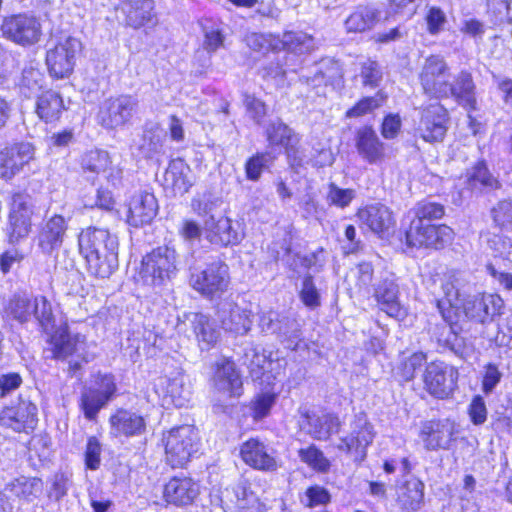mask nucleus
Returning <instances> with one entry per match:
<instances>
[{"instance_id": "1", "label": "nucleus", "mask_w": 512, "mask_h": 512, "mask_svg": "<svg viewBox=\"0 0 512 512\" xmlns=\"http://www.w3.org/2000/svg\"><path fill=\"white\" fill-rule=\"evenodd\" d=\"M78 245L95 277L108 278L118 268V240L108 230L88 227L79 234Z\"/></svg>"}, {"instance_id": "2", "label": "nucleus", "mask_w": 512, "mask_h": 512, "mask_svg": "<svg viewBox=\"0 0 512 512\" xmlns=\"http://www.w3.org/2000/svg\"><path fill=\"white\" fill-rule=\"evenodd\" d=\"M162 442L167 463L176 468L183 467L198 452L200 438L193 426L182 425L163 433Z\"/></svg>"}, {"instance_id": "3", "label": "nucleus", "mask_w": 512, "mask_h": 512, "mask_svg": "<svg viewBox=\"0 0 512 512\" xmlns=\"http://www.w3.org/2000/svg\"><path fill=\"white\" fill-rule=\"evenodd\" d=\"M177 274V253L174 248L161 246L143 257L140 275L147 285L160 287Z\"/></svg>"}, {"instance_id": "4", "label": "nucleus", "mask_w": 512, "mask_h": 512, "mask_svg": "<svg viewBox=\"0 0 512 512\" xmlns=\"http://www.w3.org/2000/svg\"><path fill=\"white\" fill-rule=\"evenodd\" d=\"M50 351L52 358L66 360L69 357V368L77 371L82 363L89 362L93 356L88 353V344L85 336L81 334H71L66 328H60L55 331L50 340Z\"/></svg>"}, {"instance_id": "5", "label": "nucleus", "mask_w": 512, "mask_h": 512, "mask_svg": "<svg viewBox=\"0 0 512 512\" xmlns=\"http://www.w3.org/2000/svg\"><path fill=\"white\" fill-rule=\"evenodd\" d=\"M138 106V99L132 95L123 94L107 98L99 107L98 123L108 130L122 128L130 123Z\"/></svg>"}, {"instance_id": "6", "label": "nucleus", "mask_w": 512, "mask_h": 512, "mask_svg": "<svg viewBox=\"0 0 512 512\" xmlns=\"http://www.w3.org/2000/svg\"><path fill=\"white\" fill-rule=\"evenodd\" d=\"M230 284L229 267L222 261H214L204 269L195 271L190 276V285L206 298L222 295Z\"/></svg>"}, {"instance_id": "7", "label": "nucleus", "mask_w": 512, "mask_h": 512, "mask_svg": "<svg viewBox=\"0 0 512 512\" xmlns=\"http://www.w3.org/2000/svg\"><path fill=\"white\" fill-rule=\"evenodd\" d=\"M259 326L262 332L275 335L288 349L296 350L302 341L301 325L295 317L275 311L263 312Z\"/></svg>"}, {"instance_id": "8", "label": "nucleus", "mask_w": 512, "mask_h": 512, "mask_svg": "<svg viewBox=\"0 0 512 512\" xmlns=\"http://www.w3.org/2000/svg\"><path fill=\"white\" fill-rule=\"evenodd\" d=\"M82 50L81 41L72 36H66L47 50L46 64L50 75L57 79L68 77L75 66L76 57Z\"/></svg>"}, {"instance_id": "9", "label": "nucleus", "mask_w": 512, "mask_h": 512, "mask_svg": "<svg viewBox=\"0 0 512 512\" xmlns=\"http://www.w3.org/2000/svg\"><path fill=\"white\" fill-rule=\"evenodd\" d=\"M406 243L411 247L441 249L452 243L454 231L447 225H432L421 220H411L406 231Z\"/></svg>"}, {"instance_id": "10", "label": "nucleus", "mask_w": 512, "mask_h": 512, "mask_svg": "<svg viewBox=\"0 0 512 512\" xmlns=\"http://www.w3.org/2000/svg\"><path fill=\"white\" fill-rule=\"evenodd\" d=\"M0 31L3 37L24 47L37 43L42 34L39 20L26 13L5 17Z\"/></svg>"}, {"instance_id": "11", "label": "nucleus", "mask_w": 512, "mask_h": 512, "mask_svg": "<svg viewBox=\"0 0 512 512\" xmlns=\"http://www.w3.org/2000/svg\"><path fill=\"white\" fill-rule=\"evenodd\" d=\"M420 83L425 94L434 98H447L450 69L442 56L427 57L422 66Z\"/></svg>"}, {"instance_id": "12", "label": "nucleus", "mask_w": 512, "mask_h": 512, "mask_svg": "<svg viewBox=\"0 0 512 512\" xmlns=\"http://www.w3.org/2000/svg\"><path fill=\"white\" fill-rule=\"evenodd\" d=\"M448 112L438 102L432 103L420 111L415 133L424 141L441 142L447 132Z\"/></svg>"}, {"instance_id": "13", "label": "nucleus", "mask_w": 512, "mask_h": 512, "mask_svg": "<svg viewBox=\"0 0 512 512\" xmlns=\"http://www.w3.org/2000/svg\"><path fill=\"white\" fill-rule=\"evenodd\" d=\"M457 379L458 371L444 362L429 363L423 374L425 390L439 399L447 398L452 394Z\"/></svg>"}, {"instance_id": "14", "label": "nucleus", "mask_w": 512, "mask_h": 512, "mask_svg": "<svg viewBox=\"0 0 512 512\" xmlns=\"http://www.w3.org/2000/svg\"><path fill=\"white\" fill-rule=\"evenodd\" d=\"M504 301L497 294H479L463 302L467 318L481 324H488L502 314Z\"/></svg>"}, {"instance_id": "15", "label": "nucleus", "mask_w": 512, "mask_h": 512, "mask_svg": "<svg viewBox=\"0 0 512 512\" xmlns=\"http://www.w3.org/2000/svg\"><path fill=\"white\" fill-rule=\"evenodd\" d=\"M252 312L232 300L225 299L218 304L217 318L226 332L235 335L247 334L252 326Z\"/></svg>"}, {"instance_id": "16", "label": "nucleus", "mask_w": 512, "mask_h": 512, "mask_svg": "<svg viewBox=\"0 0 512 512\" xmlns=\"http://www.w3.org/2000/svg\"><path fill=\"white\" fill-rule=\"evenodd\" d=\"M37 422V407L28 400L21 399L17 405L6 407L0 413V424L15 432L28 433L35 429Z\"/></svg>"}, {"instance_id": "17", "label": "nucleus", "mask_w": 512, "mask_h": 512, "mask_svg": "<svg viewBox=\"0 0 512 512\" xmlns=\"http://www.w3.org/2000/svg\"><path fill=\"white\" fill-rule=\"evenodd\" d=\"M32 214V209L25 198L22 195L14 196L6 227L9 243H19L28 236L32 225Z\"/></svg>"}, {"instance_id": "18", "label": "nucleus", "mask_w": 512, "mask_h": 512, "mask_svg": "<svg viewBox=\"0 0 512 512\" xmlns=\"http://www.w3.org/2000/svg\"><path fill=\"white\" fill-rule=\"evenodd\" d=\"M300 426L313 439L325 441L339 432L341 422L335 414L305 410L301 413Z\"/></svg>"}, {"instance_id": "19", "label": "nucleus", "mask_w": 512, "mask_h": 512, "mask_svg": "<svg viewBox=\"0 0 512 512\" xmlns=\"http://www.w3.org/2000/svg\"><path fill=\"white\" fill-rule=\"evenodd\" d=\"M34 159V147L27 142L5 147L0 151V177L12 179Z\"/></svg>"}, {"instance_id": "20", "label": "nucleus", "mask_w": 512, "mask_h": 512, "mask_svg": "<svg viewBox=\"0 0 512 512\" xmlns=\"http://www.w3.org/2000/svg\"><path fill=\"white\" fill-rule=\"evenodd\" d=\"M455 433V423L449 419H443L425 422L422 425L420 437L427 450L449 449Z\"/></svg>"}, {"instance_id": "21", "label": "nucleus", "mask_w": 512, "mask_h": 512, "mask_svg": "<svg viewBox=\"0 0 512 512\" xmlns=\"http://www.w3.org/2000/svg\"><path fill=\"white\" fill-rule=\"evenodd\" d=\"M240 455L242 460L254 469L273 472L278 468L274 451L256 438H251L241 445Z\"/></svg>"}, {"instance_id": "22", "label": "nucleus", "mask_w": 512, "mask_h": 512, "mask_svg": "<svg viewBox=\"0 0 512 512\" xmlns=\"http://www.w3.org/2000/svg\"><path fill=\"white\" fill-rule=\"evenodd\" d=\"M357 217L362 226L380 237L394 228L395 219L391 210L383 204H371L358 210Z\"/></svg>"}, {"instance_id": "23", "label": "nucleus", "mask_w": 512, "mask_h": 512, "mask_svg": "<svg viewBox=\"0 0 512 512\" xmlns=\"http://www.w3.org/2000/svg\"><path fill=\"white\" fill-rule=\"evenodd\" d=\"M127 207V222L134 227L150 223L158 211L155 196L146 191L136 192L130 198Z\"/></svg>"}, {"instance_id": "24", "label": "nucleus", "mask_w": 512, "mask_h": 512, "mask_svg": "<svg viewBox=\"0 0 512 512\" xmlns=\"http://www.w3.org/2000/svg\"><path fill=\"white\" fill-rule=\"evenodd\" d=\"M373 438L372 426L364 417H357L352 423L350 435L341 438L336 447L342 452L355 453L356 457L363 459L365 450Z\"/></svg>"}, {"instance_id": "25", "label": "nucleus", "mask_w": 512, "mask_h": 512, "mask_svg": "<svg viewBox=\"0 0 512 512\" xmlns=\"http://www.w3.org/2000/svg\"><path fill=\"white\" fill-rule=\"evenodd\" d=\"M424 483L409 476L396 485L395 502L402 512H417L424 505Z\"/></svg>"}, {"instance_id": "26", "label": "nucleus", "mask_w": 512, "mask_h": 512, "mask_svg": "<svg viewBox=\"0 0 512 512\" xmlns=\"http://www.w3.org/2000/svg\"><path fill=\"white\" fill-rule=\"evenodd\" d=\"M239 225L235 227L228 217L216 219L214 215L204 221V232L206 238L216 245H234L240 242L242 234L239 231Z\"/></svg>"}, {"instance_id": "27", "label": "nucleus", "mask_w": 512, "mask_h": 512, "mask_svg": "<svg viewBox=\"0 0 512 512\" xmlns=\"http://www.w3.org/2000/svg\"><path fill=\"white\" fill-rule=\"evenodd\" d=\"M399 288L393 278H384L378 282L374 290V296L382 311L390 317L404 318L405 308L399 301Z\"/></svg>"}, {"instance_id": "28", "label": "nucleus", "mask_w": 512, "mask_h": 512, "mask_svg": "<svg viewBox=\"0 0 512 512\" xmlns=\"http://www.w3.org/2000/svg\"><path fill=\"white\" fill-rule=\"evenodd\" d=\"M161 390L162 397L167 404L175 407H184L190 399V387L186 383L185 376L176 373L173 377H161L156 384V391Z\"/></svg>"}, {"instance_id": "29", "label": "nucleus", "mask_w": 512, "mask_h": 512, "mask_svg": "<svg viewBox=\"0 0 512 512\" xmlns=\"http://www.w3.org/2000/svg\"><path fill=\"white\" fill-rule=\"evenodd\" d=\"M214 386L227 397H239L242 394V379L234 362L223 359L217 363Z\"/></svg>"}, {"instance_id": "30", "label": "nucleus", "mask_w": 512, "mask_h": 512, "mask_svg": "<svg viewBox=\"0 0 512 512\" xmlns=\"http://www.w3.org/2000/svg\"><path fill=\"white\" fill-rule=\"evenodd\" d=\"M163 493L168 503L188 505L199 495V485L190 477H173L165 485Z\"/></svg>"}, {"instance_id": "31", "label": "nucleus", "mask_w": 512, "mask_h": 512, "mask_svg": "<svg viewBox=\"0 0 512 512\" xmlns=\"http://www.w3.org/2000/svg\"><path fill=\"white\" fill-rule=\"evenodd\" d=\"M110 434L114 437H134L142 435L146 430L145 419L129 410H118L110 417Z\"/></svg>"}, {"instance_id": "32", "label": "nucleus", "mask_w": 512, "mask_h": 512, "mask_svg": "<svg viewBox=\"0 0 512 512\" xmlns=\"http://www.w3.org/2000/svg\"><path fill=\"white\" fill-rule=\"evenodd\" d=\"M67 230V221L61 215H54L42 226L38 245L44 253H51L61 247Z\"/></svg>"}, {"instance_id": "33", "label": "nucleus", "mask_w": 512, "mask_h": 512, "mask_svg": "<svg viewBox=\"0 0 512 512\" xmlns=\"http://www.w3.org/2000/svg\"><path fill=\"white\" fill-rule=\"evenodd\" d=\"M129 26L140 28L156 23L153 0H121Z\"/></svg>"}, {"instance_id": "34", "label": "nucleus", "mask_w": 512, "mask_h": 512, "mask_svg": "<svg viewBox=\"0 0 512 512\" xmlns=\"http://www.w3.org/2000/svg\"><path fill=\"white\" fill-rule=\"evenodd\" d=\"M356 147L362 158L370 164L378 163L384 158L383 143L370 127H364L357 132Z\"/></svg>"}, {"instance_id": "35", "label": "nucleus", "mask_w": 512, "mask_h": 512, "mask_svg": "<svg viewBox=\"0 0 512 512\" xmlns=\"http://www.w3.org/2000/svg\"><path fill=\"white\" fill-rule=\"evenodd\" d=\"M222 508L225 512H242L249 508L255 497L248 491L245 482L226 488L221 494Z\"/></svg>"}, {"instance_id": "36", "label": "nucleus", "mask_w": 512, "mask_h": 512, "mask_svg": "<svg viewBox=\"0 0 512 512\" xmlns=\"http://www.w3.org/2000/svg\"><path fill=\"white\" fill-rule=\"evenodd\" d=\"M265 135L269 147H283L288 154L299 141L295 132L280 119L268 124L265 129Z\"/></svg>"}, {"instance_id": "37", "label": "nucleus", "mask_w": 512, "mask_h": 512, "mask_svg": "<svg viewBox=\"0 0 512 512\" xmlns=\"http://www.w3.org/2000/svg\"><path fill=\"white\" fill-rule=\"evenodd\" d=\"M448 87L447 98L451 96L464 106L475 107V85L469 72L461 71L453 83L448 82Z\"/></svg>"}, {"instance_id": "38", "label": "nucleus", "mask_w": 512, "mask_h": 512, "mask_svg": "<svg viewBox=\"0 0 512 512\" xmlns=\"http://www.w3.org/2000/svg\"><path fill=\"white\" fill-rule=\"evenodd\" d=\"M109 154L103 150H91L82 158V167L92 173H104L108 180L114 182L120 177L121 171L118 168L110 167Z\"/></svg>"}, {"instance_id": "39", "label": "nucleus", "mask_w": 512, "mask_h": 512, "mask_svg": "<svg viewBox=\"0 0 512 512\" xmlns=\"http://www.w3.org/2000/svg\"><path fill=\"white\" fill-rule=\"evenodd\" d=\"M240 361L248 368L251 376L255 379H259L266 371L267 365L270 364L269 355H267L264 348L254 343H248L243 348Z\"/></svg>"}, {"instance_id": "40", "label": "nucleus", "mask_w": 512, "mask_h": 512, "mask_svg": "<svg viewBox=\"0 0 512 512\" xmlns=\"http://www.w3.org/2000/svg\"><path fill=\"white\" fill-rule=\"evenodd\" d=\"M191 170L181 159L172 160L166 170L165 180L171 182L175 193L183 195L193 186Z\"/></svg>"}, {"instance_id": "41", "label": "nucleus", "mask_w": 512, "mask_h": 512, "mask_svg": "<svg viewBox=\"0 0 512 512\" xmlns=\"http://www.w3.org/2000/svg\"><path fill=\"white\" fill-rule=\"evenodd\" d=\"M63 110V99L57 92L48 90L38 96L36 113L45 122L57 120Z\"/></svg>"}, {"instance_id": "42", "label": "nucleus", "mask_w": 512, "mask_h": 512, "mask_svg": "<svg viewBox=\"0 0 512 512\" xmlns=\"http://www.w3.org/2000/svg\"><path fill=\"white\" fill-rule=\"evenodd\" d=\"M192 325L201 349L208 350L217 343L220 333L207 315L194 314Z\"/></svg>"}, {"instance_id": "43", "label": "nucleus", "mask_w": 512, "mask_h": 512, "mask_svg": "<svg viewBox=\"0 0 512 512\" xmlns=\"http://www.w3.org/2000/svg\"><path fill=\"white\" fill-rule=\"evenodd\" d=\"M442 338L438 339L439 344L456 356L468 359L474 355L475 347L472 342L456 334L450 327L445 326L441 333Z\"/></svg>"}, {"instance_id": "44", "label": "nucleus", "mask_w": 512, "mask_h": 512, "mask_svg": "<svg viewBox=\"0 0 512 512\" xmlns=\"http://www.w3.org/2000/svg\"><path fill=\"white\" fill-rule=\"evenodd\" d=\"M42 487L40 479L20 476L7 483L5 490L20 499L32 501L42 492Z\"/></svg>"}, {"instance_id": "45", "label": "nucleus", "mask_w": 512, "mask_h": 512, "mask_svg": "<svg viewBox=\"0 0 512 512\" xmlns=\"http://www.w3.org/2000/svg\"><path fill=\"white\" fill-rule=\"evenodd\" d=\"M464 182L471 191L481 192L484 189L498 187L497 179L491 175L486 165L482 162L467 170Z\"/></svg>"}, {"instance_id": "46", "label": "nucleus", "mask_w": 512, "mask_h": 512, "mask_svg": "<svg viewBox=\"0 0 512 512\" xmlns=\"http://www.w3.org/2000/svg\"><path fill=\"white\" fill-rule=\"evenodd\" d=\"M379 19V12L372 7H360L345 21L348 32H364L371 29Z\"/></svg>"}, {"instance_id": "47", "label": "nucleus", "mask_w": 512, "mask_h": 512, "mask_svg": "<svg viewBox=\"0 0 512 512\" xmlns=\"http://www.w3.org/2000/svg\"><path fill=\"white\" fill-rule=\"evenodd\" d=\"M45 77L37 65L29 63L22 70L19 87L26 97L37 95L44 87Z\"/></svg>"}, {"instance_id": "48", "label": "nucleus", "mask_w": 512, "mask_h": 512, "mask_svg": "<svg viewBox=\"0 0 512 512\" xmlns=\"http://www.w3.org/2000/svg\"><path fill=\"white\" fill-rule=\"evenodd\" d=\"M164 135L159 128L145 130L138 150L142 157L152 159L163 153Z\"/></svg>"}, {"instance_id": "49", "label": "nucleus", "mask_w": 512, "mask_h": 512, "mask_svg": "<svg viewBox=\"0 0 512 512\" xmlns=\"http://www.w3.org/2000/svg\"><path fill=\"white\" fill-rule=\"evenodd\" d=\"M33 298L26 294L14 295L6 307L7 314L21 323L29 321L33 316Z\"/></svg>"}, {"instance_id": "50", "label": "nucleus", "mask_w": 512, "mask_h": 512, "mask_svg": "<svg viewBox=\"0 0 512 512\" xmlns=\"http://www.w3.org/2000/svg\"><path fill=\"white\" fill-rule=\"evenodd\" d=\"M282 43L287 50L299 54L309 52L315 47L313 37L302 31L284 33Z\"/></svg>"}, {"instance_id": "51", "label": "nucleus", "mask_w": 512, "mask_h": 512, "mask_svg": "<svg viewBox=\"0 0 512 512\" xmlns=\"http://www.w3.org/2000/svg\"><path fill=\"white\" fill-rule=\"evenodd\" d=\"M494 228L501 232L512 233V200L499 201L491 210Z\"/></svg>"}, {"instance_id": "52", "label": "nucleus", "mask_w": 512, "mask_h": 512, "mask_svg": "<svg viewBox=\"0 0 512 512\" xmlns=\"http://www.w3.org/2000/svg\"><path fill=\"white\" fill-rule=\"evenodd\" d=\"M106 403L105 398L93 388L82 392L80 407L88 420H94Z\"/></svg>"}, {"instance_id": "53", "label": "nucleus", "mask_w": 512, "mask_h": 512, "mask_svg": "<svg viewBox=\"0 0 512 512\" xmlns=\"http://www.w3.org/2000/svg\"><path fill=\"white\" fill-rule=\"evenodd\" d=\"M487 6L494 24L512 23V0H488Z\"/></svg>"}, {"instance_id": "54", "label": "nucleus", "mask_w": 512, "mask_h": 512, "mask_svg": "<svg viewBox=\"0 0 512 512\" xmlns=\"http://www.w3.org/2000/svg\"><path fill=\"white\" fill-rule=\"evenodd\" d=\"M298 455L302 462L315 470L325 472L330 467L329 460L315 445H311L306 449H300Z\"/></svg>"}, {"instance_id": "55", "label": "nucleus", "mask_w": 512, "mask_h": 512, "mask_svg": "<svg viewBox=\"0 0 512 512\" xmlns=\"http://www.w3.org/2000/svg\"><path fill=\"white\" fill-rule=\"evenodd\" d=\"M274 157L269 152L257 153L249 158L245 164L247 179L258 181L265 168L273 161Z\"/></svg>"}, {"instance_id": "56", "label": "nucleus", "mask_w": 512, "mask_h": 512, "mask_svg": "<svg viewBox=\"0 0 512 512\" xmlns=\"http://www.w3.org/2000/svg\"><path fill=\"white\" fill-rule=\"evenodd\" d=\"M299 297L303 304L309 309H316L321 305L320 292L317 289L313 277L308 274L303 278Z\"/></svg>"}, {"instance_id": "57", "label": "nucleus", "mask_w": 512, "mask_h": 512, "mask_svg": "<svg viewBox=\"0 0 512 512\" xmlns=\"http://www.w3.org/2000/svg\"><path fill=\"white\" fill-rule=\"evenodd\" d=\"M444 206L434 202H420L414 209L415 217L412 220H421L429 223L432 220L441 219L444 216Z\"/></svg>"}, {"instance_id": "58", "label": "nucleus", "mask_w": 512, "mask_h": 512, "mask_svg": "<svg viewBox=\"0 0 512 512\" xmlns=\"http://www.w3.org/2000/svg\"><path fill=\"white\" fill-rule=\"evenodd\" d=\"M355 196V190L342 189L338 187L335 183H330L328 185L326 200L329 205H333L339 208H345L349 206V204L352 202Z\"/></svg>"}, {"instance_id": "59", "label": "nucleus", "mask_w": 512, "mask_h": 512, "mask_svg": "<svg viewBox=\"0 0 512 512\" xmlns=\"http://www.w3.org/2000/svg\"><path fill=\"white\" fill-rule=\"evenodd\" d=\"M33 316L40 325L44 328V330H48L49 327L53 325L54 316L52 313L51 304L48 300L43 296H38L33 298Z\"/></svg>"}, {"instance_id": "60", "label": "nucleus", "mask_w": 512, "mask_h": 512, "mask_svg": "<svg viewBox=\"0 0 512 512\" xmlns=\"http://www.w3.org/2000/svg\"><path fill=\"white\" fill-rule=\"evenodd\" d=\"M488 247L497 254H504L512 247V239L506 232L487 231L481 235Z\"/></svg>"}, {"instance_id": "61", "label": "nucleus", "mask_w": 512, "mask_h": 512, "mask_svg": "<svg viewBox=\"0 0 512 512\" xmlns=\"http://www.w3.org/2000/svg\"><path fill=\"white\" fill-rule=\"evenodd\" d=\"M331 495L329 491L319 485H314L306 489L301 502L309 508L326 505L330 502Z\"/></svg>"}, {"instance_id": "62", "label": "nucleus", "mask_w": 512, "mask_h": 512, "mask_svg": "<svg viewBox=\"0 0 512 512\" xmlns=\"http://www.w3.org/2000/svg\"><path fill=\"white\" fill-rule=\"evenodd\" d=\"M426 362V355L423 352L413 353L410 357L405 359L399 370L400 375L404 381H410L415 377V373Z\"/></svg>"}, {"instance_id": "63", "label": "nucleus", "mask_w": 512, "mask_h": 512, "mask_svg": "<svg viewBox=\"0 0 512 512\" xmlns=\"http://www.w3.org/2000/svg\"><path fill=\"white\" fill-rule=\"evenodd\" d=\"M362 83L365 86L376 87L382 78V72L376 61L367 59L361 64L360 72Z\"/></svg>"}, {"instance_id": "64", "label": "nucleus", "mask_w": 512, "mask_h": 512, "mask_svg": "<svg viewBox=\"0 0 512 512\" xmlns=\"http://www.w3.org/2000/svg\"><path fill=\"white\" fill-rule=\"evenodd\" d=\"M383 101L384 97L380 94H377L375 97L363 98L354 107L347 111V117L352 118L362 116L381 106Z\"/></svg>"}]
</instances>
